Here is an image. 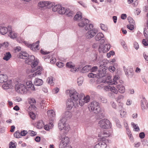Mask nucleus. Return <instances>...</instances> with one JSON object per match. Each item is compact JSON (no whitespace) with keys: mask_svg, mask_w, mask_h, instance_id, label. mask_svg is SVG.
<instances>
[{"mask_svg":"<svg viewBox=\"0 0 148 148\" xmlns=\"http://www.w3.org/2000/svg\"><path fill=\"white\" fill-rule=\"evenodd\" d=\"M9 32L8 36L11 38L14 39L16 38L17 37V35L16 33L14 32H12V30L10 31H8Z\"/></svg>","mask_w":148,"mask_h":148,"instance_id":"nucleus-33","label":"nucleus"},{"mask_svg":"<svg viewBox=\"0 0 148 148\" xmlns=\"http://www.w3.org/2000/svg\"><path fill=\"white\" fill-rule=\"evenodd\" d=\"M111 46L109 44H106L105 45H100L99 48V51L100 53L107 52L110 49Z\"/></svg>","mask_w":148,"mask_h":148,"instance_id":"nucleus-9","label":"nucleus"},{"mask_svg":"<svg viewBox=\"0 0 148 148\" xmlns=\"http://www.w3.org/2000/svg\"><path fill=\"white\" fill-rule=\"evenodd\" d=\"M44 125L43 122L42 121H39L37 123V126L38 127V128L40 129L42 128Z\"/></svg>","mask_w":148,"mask_h":148,"instance_id":"nucleus-44","label":"nucleus"},{"mask_svg":"<svg viewBox=\"0 0 148 148\" xmlns=\"http://www.w3.org/2000/svg\"><path fill=\"white\" fill-rule=\"evenodd\" d=\"M8 77L5 74L0 75V83L6 82L7 80Z\"/></svg>","mask_w":148,"mask_h":148,"instance_id":"nucleus-23","label":"nucleus"},{"mask_svg":"<svg viewBox=\"0 0 148 148\" xmlns=\"http://www.w3.org/2000/svg\"><path fill=\"white\" fill-rule=\"evenodd\" d=\"M129 75H128V77H132L133 73V69H129Z\"/></svg>","mask_w":148,"mask_h":148,"instance_id":"nucleus-54","label":"nucleus"},{"mask_svg":"<svg viewBox=\"0 0 148 148\" xmlns=\"http://www.w3.org/2000/svg\"><path fill=\"white\" fill-rule=\"evenodd\" d=\"M61 8V6L59 5H55L53 6L52 7V11L56 12L58 11Z\"/></svg>","mask_w":148,"mask_h":148,"instance_id":"nucleus-39","label":"nucleus"},{"mask_svg":"<svg viewBox=\"0 0 148 148\" xmlns=\"http://www.w3.org/2000/svg\"><path fill=\"white\" fill-rule=\"evenodd\" d=\"M10 148H16V146L12 142H11L9 144Z\"/></svg>","mask_w":148,"mask_h":148,"instance_id":"nucleus-64","label":"nucleus"},{"mask_svg":"<svg viewBox=\"0 0 148 148\" xmlns=\"http://www.w3.org/2000/svg\"><path fill=\"white\" fill-rule=\"evenodd\" d=\"M119 91L121 93H123L125 91L124 86L122 84H120L116 86Z\"/></svg>","mask_w":148,"mask_h":148,"instance_id":"nucleus-19","label":"nucleus"},{"mask_svg":"<svg viewBox=\"0 0 148 148\" xmlns=\"http://www.w3.org/2000/svg\"><path fill=\"white\" fill-rule=\"evenodd\" d=\"M89 22V20L86 18H83L80 22L78 23V25L80 27H83L85 26V29L86 30H89L90 29H92L93 27L92 24H88Z\"/></svg>","mask_w":148,"mask_h":148,"instance_id":"nucleus-2","label":"nucleus"},{"mask_svg":"<svg viewBox=\"0 0 148 148\" xmlns=\"http://www.w3.org/2000/svg\"><path fill=\"white\" fill-rule=\"evenodd\" d=\"M104 35L101 33H98L95 36V39L96 40H100L103 37Z\"/></svg>","mask_w":148,"mask_h":148,"instance_id":"nucleus-30","label":"nucleus"},{"mask_svg":"<svg viewBox=\"0 0 148 148\" xmlns=\"http://www.w3.org/2000/svg\"><path fill=\"white\" fill-rule=\"evenodd\" d=\"M28 133L31 136H34L36 134V132L33 131H29Z\"/></svg>","mask_w":148,"mask_h":148,"instance_id":"nucleus-60","label":"nucleus"},{"mask_svg":"<svg viewBox=\"0 0 148 148\" xmlns=\"http://www.w3.org/2000/svg\"><path fill=\"white\" fill-rule=\"evenodd\" d=\"M86 33V38L87 39H90L93 37L97 32V30L95 29H90Z\"/></svg>","mask_w":148,"mask_h":148,"instance_id":"nucleus-10","label":"nucleus"},{"mask_svg":"<svg viewBox=\"0 0 148 148\" xmlns=\"http://www.w3.org/2000/svg\"><path fill=\"white\" fill-rule=\"evenodd\" d=\"M114 120L116 123V126L119 128H121V124L119 120L117 118H115Z\"/></svg>","mask_w":148,"mask_h":148,"instance_id":"nucleus-41","label":"nucleus"},{"mask_svg":"<svg viewBox=\"0 0 148 148\" xmlns=\"http://www.w3.org/2000/svg\"><path fill=\"white\" fill-rule=\"evenodd\" d=\"M53 77H48L47 79V82L49 84H52L53 81Z\"/></svg>","mask_w":148,"mask_h":148,"instance_id":"nucleus-57","label":"nucleus"},{"mask_svg":"<svg viewBox=\"0 0 148 148\" xmlns=\"http://www.w3.org/2000/svg\"><path fill=\"white\" fill-rule=\"evenodd\" d=\"M123 68L125 75L128 77V75H129V69L128 70L127 69L125 66H123Z\"/></svg>","mask_w":148,"mask_h":148,"instance_id":"nucleus-63","label":"nucleus"},{"mask_svg":"<svg viewBox=\"0 0 148 148\" xmlns=\"http://www.w3.org/2000/svg\"><path fill=\"white\" fill-rule=\"evenodd\" d=\"M72 62H67L66 64V66L67 67L69 68H72L75 67V66L72 65Z\"/></svg>","mask_w":148,"mask_h":148,"instance_id":"nucleus-43","label":"nucleus"},{"mask_svg":"<svg viewBox=\"0 0 148 148\" xmlns=\"http://www.w3.org/2000/svg\"><path fill=\"white\" fill-rule=\"evenodd\" d=\"M71 117V112L69 111H66L64 113L62 119L65 120L66 121L67 120L70 119Z\"/></svg>","mask_w":148,"mask_h":148,"instance_id":"nucleus-17","label":"nucleus"},{"mask_svg":"<svg viewBox=\"0 0 148 148\" xmlns=\"http://www.w3.org/2000/svg\"><path fill=\"white\" fill-rule=\"evenodd\" d=\"M29 115L30 118L34 120L36 118V115L33 112H30L29 114Z\"/></svg>","mask_w":148,"mask_h":148,"instance_id":"nucleus-61","label":"nucleus"},{"mask_svg":"<svg viewBox=\"0 0 148 148\" xmlns=\"http://www.w3.org/2000/svg\"><path fill=\"white\" fill-rule=\"evenodd\" d=\"M84 78L82 77H80L78 78L77 79V83L79 86L82 85L83 83Z\"/></svg>","mask_w":148,"mask_h":148,"instance_id":"nucleus-36","label":"nucleus"},{"mask_svg":"<svg viewBox=\"0 0 148 148\" xmlns=\"http://www.w3.org/2000/svg\"><path fill=\"white\" fill-rule=\"evenodd\" d=\"M47 114L48 116L51 118L55 116V113L52 110L47 111Z\"/></svg>","mask_w":148,"mask_h":148,"instance_id":"nucleus-31","label":"nucleus"},{"mask_svg":"<svg viewBox=\"0 0 148 148\" xmlns=\"http://www.w3.org/2000/svg\"><path fill=\"white\" fill-rule=\"evenodd\" d=\"M29 109L30 110H36L37 109V108L34 104H31V105L29 107Z\"/></svg>","mask_w":148,"mask_h":148,"instance_id":"nucleus-59","label":"nucleus"},{"mask_svg":"<svg viewBox=\"0 0 148 148\" xmlns=\"http://www.w3.org/2000/svg\"><path fill=\"white\" fill-rule=\"evenodd\" d=\"M39 40L37 41L35 43H33V44H29L28 47L33 51H35L36 50H38V48L39 46Z\"/></svg>","mask_w":148,"mask_h":148,"instance_id":"nucleus-15","label":"nucleus"},{"mask_svg":"<svg viewBox=\"0 0 148 148\" xmlns=\"http://www.w3.org/2000/svg\"><path fill=\"white\" fill-rule=\"evenodd\" d=\"M130 24H134V21L133 18L131 17H128L127 18Z\"/></svg>","mask_w":148,"mask_h":148,"instance_id":"nucleus-53","label":"nucleus"},{"mask_svg":"<svg viewBox=\"0 0 148 148\" xmlns=\"http://www.w3.org/2000/svg\"><path fill=\"white\" fill-rule=\"evenodd\" d=\"M90 99V97L88 95H86L84 97V99H83L84 100L85 103H87L89 102Z\"/></svg>","mask_w":148,"mask_h":148,"instance_id":"nucleus-49","label":"nucleus"},{"mask_svg":"<svg viewBox=\"0 0 148 148\" xmlns=\"http://www.w3.org/2000/svg\"><path fill=\"white\" fill-rule=\"evenodd\" d=\"M69 129L70 128L69 126H66V125H65L63 129V130H64V131L63 132L65 134L66 133L69 131Z\"/></svg>","mask_w":148,"mask_h":148,"instance_id":"nucleus-52","label":"nucleus"},{"mask_svg":"<svg viewBox=\"0 0 148 148\" xmlns=\"http://www.w3.org/2000/svg\"><path fill=\"white\" fill-rule=\"evenodd\" d=\"M102 62H101V64L99 67V69L98 71V72L97 74V78L102 77L105 76L106 73V67L104 66L105 64H103V61H102Z\"/></svg>","mask_w":148,"mask_h":148,"instance_id":"nucleus-5","label":"nucleus"},{"mask_svg":"<svg viewBox=\"0 0 148 148\" xmlns=\"http://www.w3.org/2000/svg\"><path fill=\"white\" fill-rule=\"evenodd\" d=\"M70 96L71 99L78 104V100L79 99L78 93L75 90L70 91Z\"/></svg>","mask_w":148,"mask_h":148,"instance_id":"nucleus-8","label":"nucleus"},{"mask_svg":"<svg viewBox=\"0 0 148 148\" xmlns=\"http://www.w3.org/2000/svg\"><path fill=\"white\" fill-rule=\"evenodd\" d=\"M78 103H79V104L81 106H82L85 103L84 100L81 99H79V101H78Z\"/></svg>","mask_w":148,"mask_h":148,"instance_id":"nucleus-58","label":"nucleus"},{"mask_svg":"<svg viewBox=\"0 0 148 148\" xmlns=\"http://www.w3.org/2000/svg\"><path fill=\"white\" fill-rule=\"evenodd\" d=\"M73 11L69 9H67L66 10V14L68 16H71L73 15Z\"/></svg>","mask_w":148,"mask_h":148,"instance_id":"nucleus-35","label":"nucleus"},{"mask_svg":"<svg viewBox=\"0 0 148 148\" xmlns=\"http://www.w3.org/2000/svg\"><path fill=\"white\" fill-rule=\"evenodd\" d=\"M12 57L11 55L10 52H7L5 53L3 59L7 61L8 60Z\"/></svg>","mask_w":148,"mask_h":148,"instance_id":"nucleus-28","label":"nucleus"},{"mask_svg":"<svg viewBox=\"0 0 148 148\" xmlns=\"http://www.w3.org/2000/svg\"><path fill=\"white\" fill-rule=\"evenodd\" d=\"M14 136L15 137L17 138H20L21 135L19 131H17L16 132L14 133Z\"/></svg>","mask_w":148,"mask_h":148,"instance_id":"nucleus-45","label":"nucleus"},{"mask_svg":"<svg viewBox=\"0 0 148 148\" xmlns=\"http://www.w3.org/2000/svg\"><path fill=\"white\" fill-rule=\"evenodd\" d=\"M29 55L26 52L21 51L19 53V56L20 58L26 59Z\"/></svg>","mask_w":148,"mask_h":148,"instance_id":"nucleus-18","label":"nucleus"},{"mask_svg":"<svg viewBox=\"0 0 148 148\" xmlns=\"http://www.w3.org/2000/svg\"><path fill=\"white\" fill-rule=\"evenodd\" d=\"M91 68V66L87 65L84 66L80 71V72L82 73H84L87 72L89 71Z\"/></svg>","mask_w":148,"mask_h":148,"instance_id":"nucleus-24","label":"nucleus"},{"mask_svg":"<svg viewBox=\"0 0 148 148\" xmlns=\"http://www.w3.org/2000/svg\"><path fill=\"white\" fill-rule=\"evenodd\" d=\"M11 30V27L8 26V28L5 27L0 26V33L2 35H4L7 33L8 31Z\"/></svg>","mask_w":148,"mask_h":148,"instance_id":"nucleus-14","label":"nucleus"},{"mask_svg":"<svg viewBox=\"0 0 148 148\" xmlns=\"http://www.w3.org/2000/svg\"><path fill=\"white\" fill-rule=\"evenodd\" d=\"M142 110L144 111L148 108V103L145 97H143L140 101Z\"/></svg>","mask_w":148,"mask_h":148,"instance_id":"nucleus-13","label":"nucleus"},{"mask_svg":"<svg viewBox=\"0 0 148 148\" xmlns=\"http://www.w3.org/2000/svg\"><path fill=\"white\" fill-rule=\"evenodd\" d=\"M43 83V81L42 79L36 78L34 80V84L35 86H40L42 85Z\"/></svg>","mask_w":148,"mask_h":148,"instance_id":"nucleus-25","label":"nucleus"},{"mask_svg":"<svg viewBox=\"0 0 148 148\" xmlns=\"http://www.w3.org/2000/svg\"><path fill=\"white\" fill-rule=\"evenodd\" d=\"M82 18V14L81 12H78L75 16L73 19L74 20H78L81 19Z\"/></svg>","mask_w":148,"mask_h":148,"instance_id":"nucleus-27","label":"nucleus"},{"mask_svg":"<svg viewBox=\"0 0 148 148\" xmlns=\"http://www.w3.org/2000/svg\"><path fill=\"white\" fill-rule=\"evenodd\" d=\"M26 85L27 87V88H31V89L33 90H35V88L34 86L32 83V82L30 81H27L25 82Z\"/></svg>","mask_w":148,"mask_h":148,"instance_id":"nucleus-22","label":"nucleus"},{"mask_svg":"<svg viewBox=\"0 0 148 148\" xmlns=\"http://www.w3.org/2000/svg\"><path fill=\"white\" fill-rule=\"evenodd\" d=\"M46 7L45 9L47 8L48 9H50L51 8V7H53V4L52 3L50 2H49L48 1H46Z\"/></svg>","mask_w":148,"mask_h":148,"instance_id":"nucleus-38","label":"nucleus"},{"mask_svg":"<svg viewBox=\"0 0 148 148\" xmlns=\"http://www.w3.org/2000/svg\"><path fill=\"white\" fill-rule=\"evenodd\" d=\"M110 91L113 93L117 94L118 91L116 88L114 87H111L110 88Z\"/></svg>","mask_w":148,"mask_h":148,"instance_id":"nucleus-40","label":"nucleus"},{"mask_svg":"<svg viewBox=\"0 0 148 148\" xmlns=\"http://www.w3.org/2000/svg\"><path fill=\"white\" fill-rule=\"evenodd\" d=\"M97 114L95 116L96 118L97 119H101L103 118L104 116V115L101 111H99L98 113H95Z\"/></svg>","mask_w":148,"mask_h":148,"instance_id":"nucleus-29","label":"nucleus"},{"mask_svg":"<svg viewBox=\"0 0 148 148\" xmlns=\"http://www.w3.org/2000/svg\"><path fill=\"white\" fill-rule=\"evenodd\" d=\"M15 89L17 92L21 94L26 93L28 90L25 86L21 84H18L16 85Z\"/></svg>","mask_w":148,"mask_h":148,"instance_id":"nucleus-4","label":"nucleus"},{"mask_svg":"<svg viewBox=\"0 0 148 148\" xmlns=\"http://www.w3.org/2000/svg\"><path fill=\"white\" fill-rule=\"evenodd\" d=\"M123 104L122 103L119 102L118 104V106L117 108L118 110L120 111L123 110Z\"/></svg>","mask_w":148,"mask_h":148,"instance_id":"nucleus-42","label":"nucleus"},{"mask_svg":"<svg viewBox=\"0 0 148 148\" xmlns=\"http://www.w3.org/2000/svg\"><path fill=\"white\" fill-rule=\"evenodd\" d=\"M127 27L129 29L132 30L134 29V24H129L127 25Z\"/></svg>","mask_w":148,"mask_h":148,"instance_id":"nucleus-62","label":"nucleus"},{"mask_svg":"<svg viewBox=\"0 0 148 148\" xmlns=\"http://www.w3.org/2000/svg\"><path fill=\"white\" fill-rule=\"evenodd\" d=\"M100 27L101 29L105 31H107L108 30L107 27L103 24H100Z\"/></svg>","mask_w":148,"mask_h":148,"instance_id":"nucleus-47","label":"nucleus"},{"mask_svg":"<svg viewBox=\"0 0 148 148\" xmlns=\"http://www.w3.org/2000/svg\"><path fill=\"white\" fill-rule=\"evenodd\" d=\"M46 1H43L42 2H40L38 3V6L42 8L41 10H43V8L44 9H45L46 8Z\"/></svg>","mask_w":148,"mask_h":148,"instance_id":"nucleus-32","label":"nucleus"},{"mask_svg":"<svg viewBox=\"0 0 148 148\" xmlns=\"http://www.w3.org/2000/svg\"><path fill=\"white\" fill-rule=\"evenodd\" d=\"M13 86L12 85V82H5L2 85V88L5 90L12 88Z\"/></svg>","mask_w":148,"mask_h":148,"instance_id":"nucleus-16","label":"nucleus"},{"mask_svg":"<svg viewBox=\"0 0 148 148\" xmlns=\"http://www.w3.org/2000/svg\"><path fill=\"white\" fill-rule=\"evenodd\" d=\"M119 76H114L113 79V81H112L110 77L108 76L106 77V79L105 80H104L103 82L105 83H109L112 84L116 85L117 84V81L119 79Z\"/></svg>","mask_w":148,"mask_h":148,"instance_id":"nucleus-7","label":"nucleus"},{"mask_svg":"<svg viewBox=\"0 0 148 148\" xmlns=\"http://www.w3.org/2000/svg\"><path fill=\"white\" fill-rule=\"evenodd\" d=\"M66 104L68 109L70 110L71 109L73 106L76 107L78 104H77L76 102L75 103V102L74 103L73 100L71 99H69L67 102Z\"/></svg>","mask_w":148,"mask_h":148,"instance_id":"nucleus-12","label":"nucleus"},{"mask_svg":"<svg viewBox=\"0 0 148 148\" xmlns=\"http://www.w3.org/2000/svg\"><path fill=\"white\" fill-rule=\"evenodd\" d=\"M42 67L40 66L37 67L36 69V71L32 75L33 77H35L37 75H40L41 74V70H42Z\"/></svg>","mask_w":148,"mask_h":148,"instance_id":"nucleus-26","label":"nucleus"},{"mask_svg":"<svg viewBox=\"0 0 148 148\" xmlns=\"http://www.w3.org/2000/svg\"><path fill=\"white\" fill-rule=\"evenodd\" d=\"M99 99L103 103H106L107 102V100L106 98L102 96L99 97Z\"/></svg>","mask_w":148,"mask_h":148,"instance_id":"nucleus-37","label":"nucleus"},{"mask_svg":"<svg viewBox=\"0 0 148 148\" xmlns=\"http://www.w3.org/2000/svg\"><path fill=\"white\" fill-rule=\"evenodd\" d=\"M66 122V121L64 120H63L62 119H60L58 124V127L60 130H63L65 125Z\"/></svg>","mask_w":148,"mask_h":148,"instance_id":"nucleus-20","label":"nucleus"},{"mask_svg":"<svg viewBox=\"0 0 148 148\" xmlns=\"http://www.w3.org/2000/svg\"><path fill=\"white\" fill-rule=\"evenodd\" d=\"M120 114L122 118L126 117V112L124 110L120 111Z\"/></svg>","mask_w":148,"mask_h":148,"instance_id":"nucleus-46","label":"nucleus"},{"mask_svg":"<svg viewBox=\"0 0 148 148\" xmlns=\"http://www.w3.org/2000/svg\"><path fill=\"white\" fill-rule=\"evenodd\" d=\"M100 127L103 129H107L111 127V124L107 119H104L101 120L99 123Z\"/></svg>","mask_w":148,"mask_h":148,"instance_id":"nucleus-6","label":"nucleus"},{"mask_svg":"<svg viewBox=\"0 0 148 148\" xmlns=\"http://www.w3.org/2000/svg\"><path fill=\"white\" fill-rule=\"evenodd\" d=\"M25 63L28 65H31L32 68L31 70V71L32 72L35 71L34 69H36V68H34L37 65L38 63V60L37 59H35L33 55H30L27 57V58L25 60Z\"/></svg>","mask_w":148,"mask_h":148,"instance_id":"nucleus-1","label":"nucleus"},{"mask_svg":"<svg viewBox=\"0 0 148 148\" xmlns=\"http://www.w3.org/2000/svg\"><path fill=\"white\" fill-rule=\"evenodd\" d=\"M69 142V138L65 136L62 138L59 145L60 148H64L66 147Z\"/></svg>","mask_w":148,"mask_h":148,"instance_id":"nucleus-11","label":"nucleus"},{"mask_svg":"<svg viewBox=\"0 0 148 148\" xmlns=\"http://www.w3.org/2000/svg\"><path fill=\"white\" fill-rule=\"evenodd\" d=\"M124 98V97L122 95H119L118 97L116 98V101L118 102V101L121 100L123 99Z\"/></svg>","mask_w":148,"mask_h":148,"instance_id":"nucleus-51","label":"nucleus"},{"mask_svg":"<svg viewBox=\"0 0 148 148\" xmlns=\"http://www.w3.org/2000/svg\"><path fill=\"white\" fill-rule=\"evenodd\" d=\"M107 147V145L104 142H100L96 144L94 148H106Z\"/></svg>","mask_w":148,"mask_h":148,"instance_id":"nucleus-21","label":"nucleus"},{"mask_svg":"<svg viewBox=\"0 0 148 148\" xmlns=\"http://www.w3.org/2000/svg\"><path fill=\"white\" fill-rule=\"evenodd\" d=\"M88 76L90 78H94L97 77V74H94L92 73H89L88 75Z\"/></svg>","mask_w":148,"mask_h":148,"instance_id":"nucleus-55","label":"nucleus"},{"mask_svg":"<svg viewBox=\"0 0 148 148\" xmlns=\"http://www.w3.org/2000/svg\"><path fill=\"white\" fill-rule=\"evenodd\" d=\"M56 65L58 67L61 68L64 66V64L61 62H58L56 63Z\"/></svg>","mask_w":148,"mask_h":148,"instance_id":"nucleus-56","label":"nucleus"},{"mask_svg":"<svg viewBox=\"0 0 148 148\" xmlns=\"http://www.w3.org/2000/svg\"><path fill=\"white\" fill-rule=\"evenodd\" d=\"M90 70V71L91 72H94L96 71L98 69V68L97 66H93L92 67L91 66V68Z\"/></svg>","mask_w":148,"mask_h":148,"instance_id":"nucleus-48","label":"nucleus"},{"mask_svg":"<svg viewBox=\"0 0 148 148\" xmlns=\"http://www.w3.org/2000/svg\"><path fill=\"white\" fill-rule=\"evenodd\" d=\"M88 108L94 113H98L101 111L99 103L95 101L91 102L88 106Z\"/></svg>","mask_w":148,"mask_h":148,"instance_id":"nucleus-3","label":"nucleus"},{"mask_svg":"<svg viewBox=\"0 0 148 148\" xmlns=\"http://www.w3.org/2000/svg\"><path fill=\"white\" fill-rule=\"evenodd\" d=\"M132 125L133 126V127L135 130L136 131H138L139 130V128L138 126H136L137 125L135 124L134 123L132 122L131 123Z\"/></svg>","mask_w":148,"mask_h":148,"instance_id":"nucleus-50","label":"nucleus"},{"mask_svg":"<svg viewBox=\"0 0 148 148\" xmlns=\"http://www.w3.org/2000/svg\"><path fill=\"white\" fill-rule=\"evenodd\" d=\"M67 8H65L61 7L58 11V13L60 14H64L66 13V10Z\"/></svg>","mask_w":148,"mask_h":148,"instance_id":"nucleus-34","label":"nucleus"}]
</instances>
